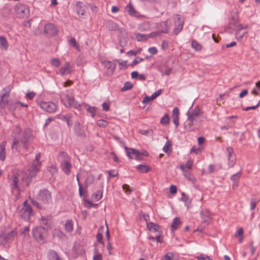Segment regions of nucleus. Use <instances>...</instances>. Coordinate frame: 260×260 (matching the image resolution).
<instances>
[{
	"label": "nucleus",
	"instance_id": "f257e3e1",
	"mask_svg": "<svg viewBox=\"0 0 260 260\" xmlns=\"http://www.w3.org/2000/svg\"><path fill=\"white\" fill-rule=\"evenodd\" d=\"M47 229L42 226L34 228L32 230V237L40 244H43L47 237Z\"/></svg>",
	"mask_w": 260,
	"mask_h": 260
},
{
	"label": "nucleus",
	"instance_id": "f03ea898",
	"mask_svg": "<svg viewBox=\"0 0 260 260\" xmlns=\"http://www.w3.org/2000/svg\"><path fill=\"white\" fill-rule=\"evenodd\" d=\"M33 139L32 132L30 128H25L21 135L20 140V148L21 145H22L23 148L26 150L29 148V144Z\"/></svg>",
	"mask_w": 260,
	"mask_h": 260
},
{
	"label": "nucleus",
	"instance_id": "7ed1b4c3",
	"mask_svg": "<svg viewBox=\"0 0 260 260\" xmlns=\"http://www.w3.org/2000/svg\"><path fill=\"white\" fill-rule=\"evenodd\" d=\"M21 133V128L19 125H16L12 133V137L13 138V143L11 146L12 149H15L16 151H20V140L19 136Z\"/></svg>",
	"mask_w": 260,
	"mask_h": 260
},
{
	"label": "nucleus",
	"instance_id": "20e7f679",
	"mask_svg": "<svg viewBox=\"0 0 260 260\" xmlns=\"http://www.w3.org/2000/svg\"><path fill=\"white\" fill-rule=\"evenodd\" d=\"M36 102L40 108L47 112L53 113L57 109L56 104L52 102H46L41 101L40 99H37Z\"/></svg>",
	"mask_w": 260,
	"mask_h": 260
},
{
	"label": "nucleus",
	"instance_id": "39448f33",
	"mask_svg": "<svg viewBox=\"0 0 260 260\" xmlns=\"http://www.w3.org/2000/svg\"><path fill=\"white\" fill-rule=\"evenodd\" d=\"M11 90V87L10 86L5 87L2 91L1 93L0 97V107L1 108H5L9 105L8 98L10 95V92Z\"/></svg>",
	"mask_w": 260,
	"mask_h": 260
},
{
	"label": "nucleus",
	"instance_id": "423d86ee",
	"mask_svg": "<svg viewBox=\"0 0 260 260\" xmlns=\"http://www.w3.org/2000/svg\"><path fill=\"white\" fill-rule=\"evenodd\" d=\"M17 232L14 230H12L8 233L2 231L0 234V245H4L7 243L12 242Z\"/></svg>",
	"mask_w": 260,
	"mask_h": 260
},
{
	"label": "nucleus",
	"instance_id": "0eeeda50",
	"mask_svg": "<svg viewBox=\"0 0 260 260\" xmlns=\"http://www.w3.org/2000/svg\"><path fill=\"white\" fill-rule=\"evenodd\" d=\"M14 10L18 17H27L29 15V10L26 5L21 4H17L14 7Z\"/></svg>",
	"mask_w": 260,
	"mask_h": 260
},
{
	"label": "nucleus",
	"instance_id": "6e6552de",
	"mask_svg": "<svg viewBox=\"0 0 260 260\" xmlns=\"http://www.w3.org/2000/svg\"><path fill=\"white\" fill-rule=\"evenodd\" d=\"M125 151L126 153V155L127 157L129 159L133 158L131 156V154H133L135 155V159L137 160H141V156H148V153L147 151L144 150L143 152H141L137 149H133V148H129L127 147H125Z\"/></svg>",
	"mask_w": 260,
	"mask_h": 260
},
{
	"label": "nucleus",
	"instance_id": "1a4fd4ad",
	"mask_svg": "<svg viewBox=\"0 0 260 260\" xmlns=\"http://www.w3.org/2000/svg\"><path fill=\"white\" fill-rule=\"evenodd\" d=\"M62 101L67 102L68 105L65 104L67 107H73L76 109H79L81 105L76 101L74 97L70 96L68 94L62 93L61 95Z\"/></svg>",
	"mask_w": 260,
	"mask_h": 260
},
{
	"label": "nucleus",
	"instance_id": "9d476101",
	"mask_svg": "<svg viewBox=\"0 0 260 260\" xmlns=\"http://www.w3.org/2000/svg\"><path fill=\"white\" fill-rule=\"evenodd\" d=\"M175 27L173 30V33L177 35L182 29L184 20L180 15L177 14L173 16Z\"/></svg>",
	"mask_w": 260,
	"mask_h": 260
},
{
	"label": "nucleus",
	"instance_id": "9b49d317",
	"mask_svg": "<svg viewBox=\"0 0 260 260\" xmlns=\"http://www.w3.org/2000/svg\"><path fill=\"white\" fill-rule=\"evenodd\" d=\"M38 199L43 203L48 204L52 201L51 194L47 189H42L39 192Z\"/></svg>",
	"mask_w": 260,
	"mask_h": 260
},
{
	"label": "nucleus",
	"instance_id": "f8f14e48",
	"mask_svg": "<svg viewBox=\"0 0 260 260\" xmlns=\"http://www.w3.org/2000/svg\"><path fill=\"white\" fill-rule=\"evenodd\" d=\"M40 167H38L36 163H32L28 170V174H27V185H28L31 180L35 178L37 173L40 170Z\"/></svg>",
	"mask_w": 260,
	"mask_h": 260
},
{
	"label": "nucleus",
	"instance_id": "ddd939ff",
	"mask_svg": "<svg viewBox=\"0 0 260 260\" xmlns=\"http://www.w3.org/2000/svg\"><path fill=\"white\" fill-rule=\"evenodd\" d=\"M241 24L238 23V16L236 12L231 15L230 22L228 25V28L232 31L235 30L238 28H241Z\"/></svg>",
	"mask_w": 260,
	"mask_h": 260
},
{
	"label": "nucleus",
	"instance_id": "4468645a",
	"mask_svg": "<svg viewBox=\"0 0 260 260\" xmlns=\"http://www.w3.org/2000/svg\"><path fill=\"white\" fill-rule=\"evenodd\" d=\"M20 217L26 221H29L31 216L33 214L31 207H22L19 211Z\"/></svg>",
	"mask_w": 260,
	"mask_h": 260
},
{
	"label": "nucleus",
	"instance_id": "2eb2a0df",
	"mask_svg": "<svg viewBox=\"0 0 260 260\" xmlns=\"http://www.w3.org/2000/svg\"><path fill=\"white\" fill-rule=\"evenodd\" d=\"M227 156L228 157V165L230 168L233 167L236 163V157L234 150L231 147L226 148Z\"/></svg>",
	"mask_w": 260,
	"mask_h": 260
},
{
	"label": "nucleus",
	"instance_id": "dca6fc26",
	"mask_svg": "<svg viewBox=\"0 0 260 260\" xmlns=\"http://www.w3.org/2000/svg\"><path fill=\"white\" fill-rule=\"evenodd\" d=\"M44 32L48 37H52L57 34V30L53 24L48 23L45 25Z\"/></svg>",
	"mask_w": 260,
	"mask_h": 260
},
{
	"label": "nucleus",
	"instance_id": "f3484780",
	"mask_svg": "<svg viewBox=\"0 0 260 260\" xmlns=\"http://www.w3.org/2000/svg\"><path fill=\"white\" fill-rule=\"evenodd\" d=\"M74 131L77 136L81 138H85L86 137V134L79 122H75Z\"/></svg>",
	"mask_w": 260,
	"mask_h": 260
},
{
	"label": "nucleus",
	"instance_id": "a211bd4d",
	"mask_svg": "<svg viewBox=\"0 0 260 260\" xmlns=\"http://www.w3.org/2000/svg\"><path fill=\"white\" fill-rule=\"evenodd\" d=\"M46 256L48 260H63L61 256L53 249H49L47 251Z\"/></svg>",
	"mask_w": 260,
	"mask_h": 260
},
{
	"label": "nucleus",
	"instance_id": "6ab92c4d",
	"mask_svg": "<svg viewBox=\"0 0 260 260\" xmlns=\"http://www.w3.org/2000/svg\"><path fill=\"white\" fill-rule=\"evenodd\" d=\"M87 8L81 2H78L76 4V11L80 17H84L85 15Z\"/></svg>",
	"mask_w": 260,
	"mask_h": 260
},
{
	"label": "nucleus",
	"instance_id": "aec40b11",
	"mask_svg": "<svg viewBox=\"0 0 260 260\" xmlns=\"http://www.w3.org/2000/svg\"><path fill=\"white\" fill-rule=\"evenodd\" d=\"M169 20L160 22L157 25V28L161 33L167 34L169 32V26L168 24Z\"/></svg>",
	"mask_w": 260,
	"mask_h": 260
},
{
	"label": "nucleus",
	"instance_id": "412c9836",
	"mask_svg": "<svg viewBox=\"0 0 260 260\" xmlns=\"http://www.w3.org/2000/svg\"><path fill=\"white\" fill-rule=\"evenodd\" d=\"M200 214L202 219V222L208 225L211 218V214L208 210L201 211Z\"/></svg>",
	"mask_w": 260,
	"mask_h": 260
},
{
	"label": "nucleus",
	"instance_id": "4be33fe9",
	"mask_svg": "<svg viewBox=\"0 0 260 260\" xmlns=\"http://www.w3.org/2000/svg\"><path fill=\"white\" fill-rule=\"evenodd\" d=\"M60 166L62 170L66 175H69L70 174L72 165L70 160L61 161Z\"/></svg>",
	"mask_w": 260,
	"mask_h": 260
},
{
	"label": "nucleus",
	"instance_id": "5701e85b",
	"mask_svg": "<svg viewBox=\"0 0 260 260\" xmlns=\"http://www.w3.org/2000/svg\"><path fill=\"white\" fill-rule=\"evenodd\" d=\"M121 34V39L120 41L121 47H124L127 44L128 36L124 28H121L118 29Z\"/></svg>",
	"mask_w": 260,
	"mask_h": 260
},
{
	"label": "nucleus",
	"instance_id": "b1692460",
	"mask_svg": "<svg viewBox=\"0 0 260 260\" xmlns=\"http://www.w3.org/2000/svg\"><path fill=\"white\" fill-rule=\"evenodd\" d=\"M72 71V68L70 63L69 62H66L63 66L61 67L59 70V74L61 75L69 74Z\"/></svg>",
	"mask_w": 260,
	"mask_h": 260
},
{
	"label": "nucleus",
	"instance_id": "393cba45",
	"mask_svg": "<svg viewBox=\"0 0 260 260\" xmlns=\"http://www.w3.org/2000/svg\"><path fill=\"white\" fill-rule=\"evenodd\" d=\"M247 26L243 27L241 25V28H238L235 31H236L235 37L238 40H240L242 39L244 35L246 33V29Z\"/></svg>",
	"mask_w": 260,
	"mask_h": 260
},
{
	"label": "nucleus",
	"instance_id": "a878e982",
	"mask_svg": "<svg viewBox=\"0 0 260 260\" xmlns=\"http://www.w3.org/2000/svg\"><path fill=\"white\" fill-rule=\"evenodd\" d=\"M103 64L111 74L114 73L116 68V64L110 61L105 60L103 61Z\"/></svg>",
	"mask_w": 260,
	"mask_h": 260
},
{
	"label": "nucleus",
	"instance_id": "bb28decb",
	"mask_svg": "<svg viewBox=\"0 0 260 260\" xmlns=\"http://www.w3.org/2000/svg\"><path fill=\"white\" fill-rule=\"evenodd\" d=\"M162 92V90L159 89L153 93L150 96H146L142 100L143 104H146L159 96Z\"/></svg>",
	"mask_w": 260,
	"mask_h": 260
},
{
	"label": "nucleus",
	"instance_id": "cd10ccee",
	"mask_svg": "<svg viewBox=\"0 0 260 260\" xmlns=\"http://www.w3.org/2000/svg\"><path fill=\"white\" fill-rule=\"evenodd\" d=\"M58 118L62 121L67 122L68 127L72 125L73 121L71 119L72 115L71 114H67L66 115H59Z\"/></svg>",
	"mask_w": 260,
	"mask_h": 260
},
{
	"label": "nucleus",
	"instance_id": "c85d7f7f",
	"mask_svg": "<svg viewBox=\"0 0 260 260\" xmlns=\"http://www.w3.org/2000/svg\"><path fill=\"white\" fill-rule=\"evenodd\" d=\"M19 175H13L11 178H9V180H11V186L12 190L16 189L18 187Z\"/></svg>",
	"mask_w": 260,
	"mask_h": 260
},
{
	"label": "nucleus",
	"instance_id": "c756f323",
	"mask_svg": "<svg viewBox=\"0 0 260 260\" xmlns=\"http://www.w3.org/2000/svg\"><path fill=\"white\" fill-rule=\"evenodd\" d=\"M106 25L109 30L113 31L119 29L118 25L112 20H108L106 22Z\"/></svg>",
	"mask_w": 260,
	"mask_h": 260
},
{
	"label": "nucleus",
	"instance_id": "7c9ffc66",
	"mask_svg": "<svg viewBox=\"0 0 260 260\" xmlns=\"http://www.w3.org/2000/svg\"><path fill=\"white\" fill-rule=\"evenodd\" d=\"M6 142H3L0 144V159L4 161L6 158L5 146Z\"/></svg>",
	"mask_w": 260,
	"mask_h": 260
},
{
	"label": "nucleus",
	"instance_id": "2f4dec72",
	"mask_svg": "<svg viewBox=\"0 0 260 260\" xmlns=\"http://www.w3.org/2000/svg\"><path fill=\"white\" fill-rule=\"evenodd\" d=\"M181 220L180 219V218L178 217H175L172 223V224H171V231L174 232V231H175L177 228H178V226L181 224Z\"/></svg>",
	"mask_w": 260,
	"mask_h": 260
},
{
	"label": "nucleus",
	"instance_id": "473e14b6",
	"mask_svg": "<svg viewBox=\"0 0 260 260\" xmlns=\"http://www.w3.org/2000/svg\"><path fill=\"white\" fill-rule=\"evenodd\" d=\"M136 169L142 173H147L151 170V168L148 166L143 164L138 165Z\"/></svg>",
	"mask_w": 260,
	"mask_h": 260
},
{
	"label": "nucleus",
	"instance_id": "72a5a7b5",
	"mask_svg": "<svg viewBox=\"0 0 260 260\" xmlns=\"http://www.w3.org/2000/svg\"><path fill=\"white\" fill-rule=\"evenodd\" d=\"M8 42L4 36H0V48L7 50L8 48Z\"/></svg>",
	"mask_w": 260,
	"mask_h": 260
},
{
	"label": "nucleus",
	"instance_id": "f704fd0d",
	"mask_svg": "<svg viewBox=\"0 0 260 260\" xmlns=\"http://www.w3.org/2000/svg\"><path fill=\"white\" fill-rule=\"evenodd\" d=\"M94 181V176L92 175H88L84 181V187L87 189V187L91 184Z\"/></svg>",
	"mask_w": 260,
	"mask_h": 260
},
{
	"label": "nucleus",
	"instance_id": "c9c22d12",
	"mask_svg": "<svg viewBox=\"0 0 260 260\" xmlns=\"http://www.w3.org/2000/svg\"><path fill=\"white\" fill-rule=\"evenodd\" d=\"M147 227L149 231L153 232H158L160 229V226L153 222H149L147 223Z\"/></svg>",
	"mask_w": 260,
	"mask_h": 260
},
{
	"label": "nucleus",
	"instance_id": "e433bc0d",
	"mask_svg": "<svg viewBox=\"0 0 260 260\" xmlns=\"http://www.w3.org/2000/svg\"><path fill=\"white\" fill-rule=\"evenodd\" d=\"M166 70L164 71L162 68L159 69V72L161 73L162 75L169 76L173 70L172 68L169 67L167 65H165Z\"/></svg>",
	"mask_w": 260,
	"mask_h": 260
},
{
	"label": "nucleus",
	"instance_id": "4c0bfd02",
	"mask_svg": "<svg viewBox=\"0 0 260 260\" xmlns=\"http://www.w3.org/2000/svg\"><path fill=\"white\" fill-rule=\"evenodd\" d=\"M135 35L136 36V39L137 41H147L148 38L147 35L142 34L140 33H135Z\"/></svg>",
	"mask_w": 260,
	"mask_h": 260
},
{
	"label": "nucleus",
	"instance_id": "58836bf2",
	"mask_svg": "<svg viewBox=\"0 0 260 260\" xmlns=\"http://www.w3.org/2000/svg\"><path fill=\"white\" fill-rule=\"evenodd\" d=\"M103 191L98 190L92 195V199L95 201H99L102 197Z\"/></svg>",
	"mask_w": 260,
	"mask_h": 260
},
{
	"label": "nucleus",
	"instance_id": "ea45409f",
	"mask_svg": "<svg viewBox=\"0 0 260 260\" xmlns=\"http://www.w3.org/2000/svg\"><path fill=\"white\" fill-rule=\"evenodd\" d=\"M64 228L68 232H71L73 230V222L72 220H67Z\"/></svg>",
	"mask_w": 260,
	"mask_h": 260
},
{
	"label": "nucleus",
	"instance_id": "a19ab883",
	"mask_svg": "<svg viewBox=\"0 0 260 260\" xmlns=\"http://www.w3.org/2000/svg\"><path fill=\"white\" fill-rule=\"evenodd\" d=\"M163 150L166 153H169L172 152V144L169 141H167L163 147Z\"/></svg>",
	"mask_w": 260,
	"mask_h": 260
},
{
	"label": "nucleus",
	"instance_id": "79ce46f5",
	"mask_svg": "<svg viewBox=\"0 0 260 260\" xmlns=\"http://www.w3.org/2000/svg\"><path fill=\"white\" fill-rule=\"evenodd\" d=\"M192 47L197 51L202 50V47L196 40H192L191 42Z\"/></svg>",
	"mask_w": 260,
	"mask_h": 260
},
{
	"label": "nucleus",
	"instance_id": "37998d69",
	"mask_svg": "<svg viewBox=\"0 0 260 260\" xmlns=\"http://www.w3.org/2000/svg\"><path fill=\"white\" fill-rule=\"evenodd\" d=\"M169 116L167 113H166L165 115L162 117H161L160 122L161 124L163 125H167L169 123Z\"/></svg>",
	"mask_w": 260,
	"mask_h": 260
},
{
	"label": "nucleus",
	"instance_id": "c03bdc74",
	"mask_svg": "<svg viewBox=\"0 0 260 260\" xmlns=\"http://www.w3.org/2000/svg\"><path fill=\"white\" fill-rule=\"evenodd\" d=\"M133 87V85L129 82H126L124 83L123 87L121 88V91H125L131 89Z\"/></svg>",
	"mask_w": 260,
	"mask_h": 260
},
{
	"label": "nucleus",
	"instance_id": "a18cd8bd",
	"mask_svg": "<svg viewBox=\"0 0 260 260\" xmlns=\"http://www.w3.org/2000/svg\"><path fill=\"white\" fill-rule=\"evenodd\" d=\"M76 179H77V181L78 182V185L79 186V194L80 197H81L83 194V192H82L83 186H82V184L80 182L79 174V173L77 174L76 175Z\"/></svg>",
	"mask_w": 260,
	"mask_h": 260
},
{
	"label": "nucleus",
	"instance_id": "49530a36",
	"mask_svg": "<svg viewBox=\"0 0 260 260\" xmlns=\"http://www.w3.org/2000/svg\"><path fill=\"white\" fill-rule=\"evenodd\" d=\"M18 107L17 104H16V102L11 103L8 106V109L11 112H13Z\"/></svg>",
	"mask_w": 260,
	"mask_h": 260
},
{
	"label": "nucleus",
	"instance_id": "de8ad7c7",
	"mask_svg": "<svg viewBox=\"0 0 260 260\" xmlns=\"http://www.w3.org/2000/svg\"><path fill=\"white\" fill-rule=\"evenodd\" d=\"M87 111L90 114V116L92 117H94L96 111V108L95 107H91L89 106L87 109Z\"/></svg>",
	"mask_w": 260,
	"mask_h": 260
},
{
	"label": "nucleus",
	"instance_id": "09e8293b",
	"mask_svg": "<svg viewBox=\"0 0 260 260\" xmlns=\"http://www.w3.org/2000/svg\"><path fill=\"white\" fill-rule=\"evenodd\" d=\"M59 157L61 161L70 160V157L66 152L62 151L59 154Z\"/></svg>",
	"mask_w": 260,
	"mask_h": 260
},
{
	"label": "nucleus",
	"instance_id": "8fccbe9b",
	"mask_svg": "<svg viewBox=\"0 0 260 260\" xmlns=\"http://www.w3.org/2000/svg\"><path fill=\"white\" fill-rule=\"evenodd\" d=\"M149 28V24L146 22L140 24L138 26L139 30H140V31H146Z\"/></svg>",
	"mask_w": 260,
	"mask_h": 260
},
{
	"label": "nucleus",
	"instance_id": "3c124183",
	"mask_svg": "<svg viewBox=\"0 0 260 260\" xmlns=\"http://www.w3.org/2000/svg\"><path fill=\"white\" fill-rule=\"evenodd\" d=\"M96 123L99 127H105L108 124V122L104 119H100L97 121Z\"/></svg>",
	"mask_w": 260,
	"mask_h": 260
},
{
	"label": "nucleus",
	"instance_id": "603ef678",
	"mask_svg": "<svg viewBox=\"0 0 260 260\" xmlns=\"http://www.w3.org/2000/svg\"><path fill=\"white\" fill-rule=\"evenodd\" d=\"M51 64L52 66L57 68L60 65V61L58 58H54L51 59Z\"/></svg>",
	"mask_w": 260,
	"mask_h": 260
},
{
	"label": "nucleus",
	"instance_id": "864d4df0",
	"mask_svg": "<svg viewBox=\"0 0 260 260\" xmlns=\"http://www.w3.org/2000/svg\"><path fill=\"white\" fill-rule=\"evenodd\" d=\"M94 254L93 257V260H102V255L101 253L98 252L97 249H94Z\"/></svg>",
	"mask_w": 260,
	"mask_h": 260
},
{
	"label": "nucleus",
	"instance_id": "5fc2aeb1",
	"mask_svg": "<svg viewBox=\"0 0 260 260\" xmlns=\"http://www.w3.org/2000/svg\"><path fill=\"white\" fill-rule=\"evenodd\" d=\"M241 177V173L238 172L231 177V180L234 182H238Z\"/></svg>",
	"mask_w": 260,
	"mask_h": 260
},
{
	"label": "nucleus",
	"instance_id": "6e6d98bb",
	"mask_svg": "<svg viewBox=\"0 0 260 260\" xmlns=\"http://www.w3.org/2000/svg\"><path fill=\"white\" fill-rule=\"evenodd\" d=\"M259 105H260V101H259L258 102L257 104L255 106L247 107L246 108H242V110L243 111H249L250 110H255L257 108H258L259 106Z\"/></svg>",
	"mask_w": 260,
	"mask_h": 260
},
{
	"label": "nucleus",
	"instance_id": "4d7b16f0",
	"mask_svg": "<svg viewBox=\"0 0 260 260\" xmlns=\"http://www.w3.org/2000/svg\"><path fill=\"white\" fill-rule=\"evenodd\" d=\"M127 11L128 12V14L129 15L133 16L136 13V11H135V9L133 7V6H132L131 4H129L127 6Z\"/></svg>",
	"mask_w": 260,
	"mask_h": 260
},
{
	"label": "nucleus",
	"instance_id": "13d9d810",
	"mask_svg": "<svg viewBox=\"0 0 260 260\" xmlns=\"http://www.w3.org/2000/svg\"><path fill=\"white\" fill-rule=\"evenodd\" d=\"M160 33L161 32L159 30L156 31H153V32H151L150 34L147 35L148 38V39L149 38H154L156 37L159 36Z\"/></svg>",
	"mask_w": 260,
	"mask_h": 260
},
{
	"label": "nucleus",
	"instance_id": "bf43d9fd",
	"mask_svg": "<svg viewBox=\"0 0 260 260\" xmlns=\"http://www.w3.org/2000/svg\"><path fill=\"white\" fill-rule=\"evenodd\" d=\"M69 44H70L71 45L75 47L76 48H77V49L79 48V46L78 45L77 42L75 38H71L69 40Z\"/></svg>",
	"mask_w": 260,
	"mask_h": 260
},
{
	"label": "nucleus",
	"instance_id": "052dcab7",
	"mask_svg": "<svg viewBox=\"0 0 260 260\" xmlns=\"http://www.w3.org/2000/svg\"><path fill=\"white\" fill-rule=\"evenodd\" d=\"M48 171H49L52 175H54L57 173V170L55 167L51 166L48 168Z\"/></svg>",
	"mask_w": 260,
	"mask_h": 260
},
{
	"label": "nucleus",
	"instance_id": "680f3d73",
	"mask_svg": "<svg viewBox=\"0 0 260 260\" xmlns=\"http://www.w3.org/2000/svg\"><path fill=\"white\" fill-rule=\"evenodd\" d=\"M55 235L61 239L64 238L66 237L65 234L59 230L55 231Z\"/></svg>",
	"mask_w": 260,
	"mask_h": 260
},
{
	"label": "nucleus",
	"instance_id": "e2e57ef3",
	"mask_svg": "<svg viewBox=\"0 0 260 260\" xmlns=\"http://www.w3.org/2000/svg\"><path fill=\"white\" fill-rule=\"evenodd\" d=\"M30 202L31 204L36 207L38 209H41L42 208V206L40 204V203H38V201H35L33 199L30 200Z\"/></svg>",
	"mask_w": 260,
	"mask_h": 260
},
{
	"label": "nucleus",
	"instance_id": "0e129e2a",
	"mask_svg": "<svg viewBox=\"0 0 260 260\" xmlns=\"http://www.w3.org/2000/svg\"><path fill=\"white\" fill-rule=\"evenodd\" d=\"M41 157V154L40 153H38L36 154L35 157V161L33 163H36L38 167H40L41 166V162L39 161Z\"/></svg>",
	"mask_w": 260,
	"mask_h": 260
},
{
	"label": "nucleus",
	"instance_id": "69168bd1",
	"mask_svg": "<svg viewBox=\"0 0 260 260\" xmlns=\"http://www.w3.org/2000/svg\"><path fill=\"white\" fill-rule=\"evenodd\" d=\"M107 172L108 173L109 178L114 177L118 175V172L115 170H111L108 171Z\"/></svg>",
	"mask_w": 260,
	"mask_h": 260
},
{
	"label": "nucleus",
	"instance_id": "338daca9",
	"mask_svg": "<svg viewBox=\"0 0 260 260\" xmlns=\"http://www.w3.org/2000/svg\"><path fill=\"white\" fill-rule=\"evenodd\" d=\"M144 60V59L139 57H137L132 62L131 64V66H133L138 63H140V62Z\"/></svg>",
	"mask_w": 260,
	"mask_h": 260
},
{
	"label": "nucleus",
	"instance_id": "774afa93",
	"mask_svg": "<svg viewBox=\"0 0 260 260\" xmlns=\"http://www.w3.org/2000/svg\"><path fill=\"white\" fill-rule=\"evenodd\" d=\"M173 254L167 253L161 259V260H172Z\"/></svg>",
	"mask_w": 260,
	"mask_h": 260
}]
</instances>
